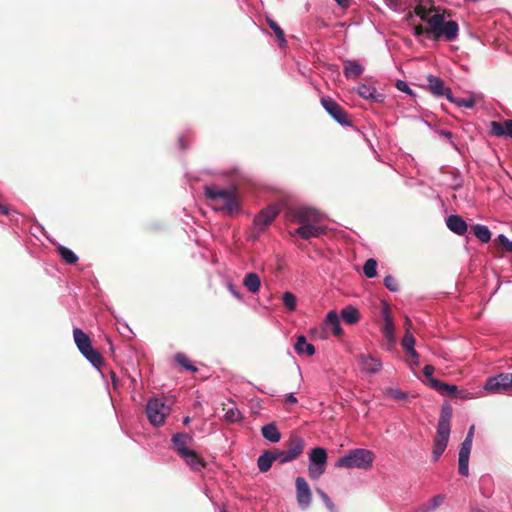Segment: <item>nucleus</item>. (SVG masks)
I'll return each instance as SVG.
<instances>
[{"label": "nucleus", "instance_id": "40", "mask_svg": "<svg viewBox=\"0 0 512 512\" xmlns=\"http://www.w3.org/2000/svg\"><path fill=\"white\" fill-rule=\"evenodd\" d=\"M385 395L396 400H406L408 398V394L406 392L393 387H387L385 389Z\"/></svg>", "mask_w": 512, "mask_h": 512}, {"label": "nucleus", "instance_id": "54", "mask_svg": "<svg viewBox=\"0 0 512 512\" xmlns=\"http://www.w3.org/2000/svg\"><path fill=\"white\" fill-rule=\"evenodd\" d=\"M439 135L449 141L452 140V133L448 130H440Z\"/></svg>", "mask_w": 512, "mask_h": 512}, {"label": "nucleus", "instance_id": "34", "mask_svg": "<svg viewBox=\"0 0 512 512\" xmlns=\"http://www.w3.org/2000/svg\"><path fill=\"white\" fill-rule=\"evenodd\" d=\"M57 252L60 257L69 265L76 264L79 259L74 251L63 245L58 246Z\"/></svg>", "mask_w": 512, "mask_h": 512}, {"label": "nucleus", "instance_id": "25", "mask_svg": "<svg viewBox=\"0 0 512 512\" xmlns=\"http://www.w3.org/2000/svg\"><path fill=\"white\" fill-rule=\"evenodd\" d=\"M295 351L298 355L306 354L313 356L315 354V347L307 341L306 336L299 335L294 345Z\"/></svg>", "mask_w": 512, "mask_h": 512}, {"label": "nucleus", "instance_id": "32", "mask_svg": "<svg viewBox=\"0 0 512 512\" xmlns=\"http://www.w3.org/2000/svg\"><path fill=\"white\" fill-rule=\"evenodd\" d=\"M341 318L349 325L355 324L359 320V311L354 306H346L341 310Z\"/></svg>", "mask_w": 512, "mask_h": 512}, {"label": "nucleus", "instance_id": "64", "mask_svg": "<svg viewBox=\"0 0 512 512\" xmlns=\"http://www.w3.org/2000/svg\"><path fill=\"white\" fill-rule=\"evenodd\" d=\"M190 422H191V418L189 416H185L183 418V424L184 425H188V424H190Z\"/></svg>", "mask_w": 512, "mask_h": 512}, {"label": "nucleus", "instance_id": "48", "mask_svg": "<svg viewBox=\"0 0 512 512\" xmlns=\"http://www.w3.org/2000/svg\"><path fill=\"white\" fill-rule=\"evenodd\" d=\"M383 284L391 292L399 291V285L396 279L390 274L384 278Z\"/></svg>", "mask_w": 512, "mask_h": 512}, {"label": "nucleus", "instance_id": "57", "mask_svg": "<svg viewBox=\"0 0 512 512\" xmlns=\"http://www.w3.org/2000/svg\"><path fill=\"white\" fill-rule=\"evenodd\" d=\"M334 1L341 8H347L349 6V0H334Z\"/></svg>", "mask_w": 512, "mask_h": 512}, {"label": "nucleus", "instance_id": "26", "mask_svg": "<svg viewBox=\"0 0 512 512\" xmlns=\"http://www.w3.org/2000/svg\"><path fill=\"white\" fill-rule=\"evenodd\" d=\"M243 285L247 290L253 294H256L260 290L261 280L257 273H247L243 279Z\"/></svg>", "mask_w": 512, "mask_h": 512}, {"label": "nucleus", "instance_id": "2", "mask_svg": "<svg viewBox=\"0 0 512 512\" xmlns=\"http://www.w3.org/2000/svg\"><path fill=\"white\" fill-rule=\"evenodd\" d=\"M204 195L215 205H220L218 209L226 214L232 215L240 210V204L235 190L220 189L216 186H205Z\"/></svg>", "mask_w": 512, "mask_h": 512}, {"label": "nucleus", "instance_id": "47", "mask_svg": "<svg viewBox=\"0 0 512 512\" xmlns=\"http://www.w3.org/2000/svg\"><path fill=\"white\" fill-rule=\"evenodd\" d=\"M433 373H434V367L432 365H425L423 367V374L426 378V382L432 389H433V381H439L438 379L434 378Z\"/></svg>", "mask_w": 512, "mask_h": 512}, {"label": "nucleus", "instance_id": "52", "mask_svg": "<svg viewBox=\"0 0 512 512\" xmlns=\"http://www.w3.org/2000/svg\"><path fill=\"white\" fill-rule=\"evenodd\" d=\"M412 30L413 35L418 39L426 34V28H423L421 25L414 26Z\"/></svg>", "mask_w": 512, "mask_h": 512}, {"label": "nucleus", "instance_id": "61", "mask_svg": "<svg viewBox=\"0 0 512 512\" xmlns=\"http://www.w3.org/2000/svg\"><path fill=\"white\" fill-rule=\"evenodd\" d=\"M504 250L506 252H512V240H509L507 244L504 246Z\"/></svg>", "mask_w": 512, "mask_h": 512}, {"label": "nucleus", "instance_id": "18", "mask_svg": "<svg viewBox=\"0 0 512 512\" xmlns=\"http://www.w3.org/2000/svg\"><path fill=\"white\" fill-rule=\"evenodd\" d=\"M427 82V87L432 95L435 97L445 96L447 98L448 90L451 89L449 87H445L444 81L440 77L430 74L427 76Z\"/></svg>", "mask_w": 512, "mask_h": 512}, {"label": "nucleus", "instance_id": "4", "mask_svg": "<svg viewBox=\"0 0 512 512\" xmlns=\"http://www.w3.org/2000/svg\"><path fill=\"white\" fill-rule=\"evenodd\" d=\"M171 411V405L167 403L165 397H149L145 405V414L147 419L155 428H159L165 424L167 417L171 414Z\"/></svg>", "mask_w": 512, "mask_h": 512}, {"label": "nucleus", "instance_id": "33", "mask_svg": "<svg viewBox=\"0 0 512 512\" xmlns=\"http://www.w3.org/2000/svg\"><path fill=\"white\" fill-rule=\"evenodd\" d=\"M403 349L413 358L418 359L419 354L415 350V337L407 332L402 339Z\"/></svg>", "mask_w": 512, "mask_h": 512}, {"label": "nucleus", "instance_id": "49", "mask_svg": "<svg viewBox=\"0 0 512 512\" xmlns=\"http://www.w3.org/2000/svg\"><path fill=\"white\" fill-rule=\"evenodd\" d=\"M396 88L404 93H407L411 96H415V92L410 88L409 84L404 80H397Z\"/></svg>", "mask_w": 512, "mask_h": 512}, {"label": "nucleus", "instance_id": "35", "mask_svg": "<svg viewBox=\"0 0 512 512\" xmlns=\"http://www.w3.org/2000/svg\"><path fill=\"white\" fill-rule=\"evenodd\" d=\"M433 390L441 395L458 393V387L456 385L447 384L442 381H433Z\"/></svg>", "mask_w": 512, "mask_h": 512}, {"label": "nucleus", "instance_id": "27", "mask_svg": "<svg viewBox=\"0 0 512 512\" xmlns=\"http://www.w3.org/2000/svg\"><path fill=\"white\" fill-rule=\"evenodd\" d=\"M262 436L269 442L276 443L280 441L281 434L275 423H268L261 428Z\"/></svg>", "mask_w": 512, "mask_h": 512}, {"label": "nucleus", "instance_id": "62", "mask_svg": "<svg viewBox=\"0 0 512 512\" xmlns=\"http://www.w3.org/2000/svg\"><path fill=\"white\" fill-rule=\"evenodd\" d=\"M414 512H428L426 506L423 504L418 509H416Z\"/></svg>", "mask_w": 512, "mask_h": 512}, {"label": "nucleus", "instance_id": "51", "mask_svg": "<svg viewBox=\"0 0 512 512\" xmlns=\"http://www.w3.org/2000/svg\"><path fill=\"white\" fill-rule=\"evenodd\" d=\"M227 288L233 297L240 301L243 300L242 294L235 288L232 283H228Z\"/></svg>", "mask_w": 512, "mask_h": 512}, {"label": "nucleus", "instance_id": "43", "mask_svg": "<svg viewBox=\"0 0 512 512\" xmlns=\"http://www.w3.org/2000/svg\"><path fill=\"white\" fill-rule=\"evenodd\" d=\"M284 306L290 310L294 311L296 309V297L291 292H284L282 296Z\"/></svg>", "mask_w": 512, "mask_h": 512}, {"label": "nucleus", "instance_id": "44", "mask_svg": "<svg viewBox=\"0 0 512 512\" xmlns=\"http://www.w3.org/2000/svg\"><path fill=\"white\" fill-rule=\"evenodd\" d=\"M316 492L320 496L322 501L324 502V504L327 507V509L329 510V512H337L336 506L331 501L330 497L328 496V494L325 491L318 488V489H316Z\"/></svg>", "mask_w": 512, "mask_h": 512}, {"label": "nucleus", "instance_id": "41", "mask_svg": "<svg viewBox=\"0 0 512 512\" xmlns=\"http://www.w3.org/2000/svg\"><path fill=\"white\" fill-rule=\"evenodd\" d=\"M445 496L442 494L435 495L431 498V500L424 505L426 506L428 512H432L436 510L438 507L442 505L444 502Z\"/></svg>", "mask_w": 512, "mask_h": 512}, {"label": "nucleus", "instance_id": "7", "mask_svg": "<svg viewBox=\"0 0 512 512\" xmlns=\"http://www.w3.org/2000/svg\"><path fill=\"white\" fill-rule=\"evenodd\" d=\"M304 449V440L300 436L292 437L288 444L287 449L285 450H275L273 451L277 461L280 464H285L297 459L303 452Z\"/></svg>", "mask_w": 512, "mask_h": 512}, {"label": "nucleus", "instance_id": "15", "mask_svg": "<svg viewBox=\"0 0 512 512\" xmlns=\"http://www.w3.org/2000/svg\"><path fill=\"white\" fill-rule=\"evenodd\" d=\"M450 433L437 431L433 441L432 459L437 462L447 448Z\"/></svg>", "mask_w": 512, "mask_h": 512}, {"label": "nucleus", "instance_id": "60", "mask_svg": "<svg viewBox=\"0 0 512 512\" xmlns=\"http://www.w3.org/2000/svg\"><path fill=\"white\" fill-rule=\"evenodd\" d=\"M0 214H2V215H8L9 214L8 207H6L5 205H3L1 203H0Z\"/></svg>", "mask_w": 512, "mask_h": 512}, {"label": "nucleus", "instance_id": "17", "mask_svg": "<svg viewBox=\"0 0 512 512\" xmlns=\"http://www.w3.org/2000/svg\"><path fill=\"white\" fill-rule=\"evenodd\" d=\"M192 439V436L187 433H176L172 436V447L180 457L190 450L188 445Z\"/></svg>", "mask_w": 512, "mask_h": 512}, {"label": "nucleus", "instance_id": "6", "mask_svg": "<svg viewBox=\"0 0 512 512\" xmlns=\"http://www.w3.org/2000/svg\"><path fill=\"white\" fill-rule=\"evenodd\" d=\"M327 452L322 447H315L309 453L308 473L313 480L319 479L327 466Z\"/></svg>", "mask_w": 512, "mask_h": 512}, {"label": "nucleus", "instance_id": "50", "mask_svg": "<svg viewBox=\"0 0 512 512\" xmlns=\"http://www.w3.org/2000/svg\"><path fill=\"white\" fill-rule=\"evenodd\" d=\"M472 440L464 439L461 443L459 454L470 455L472 448Z\"/></svg>", "mask_w": 512, "mask_h": 512}, {"label": "nucleus", "instance_id": "9", "mask_svg": "<svg viewBox=\"0 0 512 512\" xmlns=\"http://www.w3.org/2000/svg\"><path fill=\"white\" fill-rule=\"evenodd\" d=\"M321 105L325 111L341 126H352L347 112L334 99L329 96L322 97Z\"/></svg>", "mask_w": 512, "mask_h": 512}, {"label": "nucleus", "instance_id": "42", "mask_svg": "<svg viewBox=\"0 0 512 512\" xmlns=\"http://www.w3.org/2000/svg\"><path fill=\"white\" fill-rule=\"evenodd\" d=\"M226 421L235 423L242 419V413L238 408H229L224 415Z\"/></svg>", "mask_w": 512, "mask_h": 512}, {"label": "nucleus", "instance_id": "21", "mask_svg": "<svg viewBox=\"0 0 512 512\" xmlns=\"http://www.w3.org/2000/svg\"><path fill=\"white\" fill-rule=\"evenodd\" d=\"M364 71L363 66L356 60H345L343 73L348 79L359 77Z\"/></svg>", "mask_w": 512, "mask_h": 512}, {"label": "nucleus", "instance_id": "20", "mask_svg": "<svg viewBox=\"0 0 512 512\" xmlns=\"http://www.w3.org/2000/svg\"><path fill=\"white\" fill-rule=\"evenodd\" d=\"M446 225L450 231L459 236L464 235L468 229L466 221L457 214L450 215L446 219Z\"/></svg>", "mask_w": 512, "mask_h": 512}, {"label": "nucleus", "instance_id": "58", "mask_svg": "<svg viewBox=\"0 0 512 512\" xmlns=\"http://www.w3.org/2000/svg\"><path fill=\"white\" fill-rule=\"evenodd\" d=\"M461 185H462V180H461V178H460V177H456V178H455V183L453 184L452 188H453L454 190H457V189H459V188L461 187Z\"/></svg>", "mask_w": 512, "mask_h": 512}, {"label": "nucleus", "instance_id": "53", "mask_svg": "<svg viewBox=\"0 0 512 512\" xmlns=\"http://www.w3.org/2000/svg\"><path fill=\"white\" fill-rule=\"evenodd\" d=\"M285 402L288 403V404H297L298 403V400L297 398L294 396L293 393H288L286 396H285Z\"/></svg>", "mask_w": 512, "mask_h": 512}, {"label": "nucleus", "instance_id": "1", "mask_svg": "<svg viewBox=\"0 0 512 512\" xmlns=\"http://www.w3.org/2000/svg\"><path fill=\"white\" fill-rule=\"evenodd\" d=\"M459 26L454 20H445L444 14L435 13L427 19L426 37L431 39L444 38L454 41L458 37Z\"/></svg>", "mask_w": 512, "mask_h": 512}, {"label": "nucleus", "instance_id": "10", "mask_svg": "<svg viewBox=\"0 0 512 512\" xmlns=\"http://www.w3.org/2000/svg\"><path fill=\"white\" fill-rule=\"evenodd\" d=\"M483 389L490 394H506L510 391L508 385V375L505 372L489 376L483 386Z\"/></svg>", "mask_w": 512, "mask_h": 512}, {"label": "nucleus", "instance_id": "12", "mask_svg": "<svg viewBox=\"0 0 512 512\" xmlns=\"http://www.w3.org/2000/svg\"><path fill=\"white\" fill-rule=\"evenodd\" d=\"M279 211L274 206H268L262 209L253 220L254 229L262 233L278 216Z\"/></svg>", "mask_w": 512, "mask_h": 512}, {"label": "nucleus", "instance_id": "13", "mask_svg": "<svg viewBox=\"0 0 512 512\" xmlns=\"http://www.w3.org/2000/svg\"><path fill=\"white\" fill-rule=\"evenodd\" d=\"M320 222H312L300 225L294 232L303 240L319 237L324 233V228L319 225Z\"/></svg>", "mask_w": 512, "mask_h": 512}, {"label": "nucleus", "instance_id": "55", "mask_svg": "<svg viewBox=\"0 0 512 512\" xmlns=\"http://www.w3.org/2000/svg\"><path fill=\"white\" fill-rule=\"evenodd\" d=\"M495 241H499L503 246H505L509 239L504 234H499Z\"/></svg>", "mask_w": 512, "mask_h": 512}, {"label": "nucleus", "instance_id": "23", "mask_svg": "<svg viewBox=\"0 0 512 512\" xmlns=\"http://www.w3.org/2000/svg\"><path fill=\"white\" fill-rule=\"evenodd\" d=\"M382 317L384 320L383 334L390 342H394V323L387 306L382 309Z\"/></svg>", "mask_w": 512, "mask_h": 512}, {"label": "nucleus", "instance_id": "24", "mask_svg": "<svg viewBox=\"0 0 512 512\" xmlns=\"http://www.w3.org/2000/svg\"><path fill=\"white\" fill-rule=\"evenodd\" d=\"M181 458L193 471H201L205 467V462L200 458L194 450H189Z\"/></svg>", "mask_w": 512, "mask_h": 512}, {"label": "nucleus", "instance_id": "8", "mask_svg": "<svg viewBox=\"0 0 512 512\" xmlns=\"http://www.w3.org/2000/svg\"><path fill=\"white\" fill-rule=\"evenodd\" d=\"M290 220L299 225L321 222L322 214L315 208L310 206H298L290 209Z\"/></svg>", "mask_w": 512, "mask_h": 512}, {"label": "nucleus", "instance_id": "37", "mask_svg": "<svg viewBox=\"0 0 512 512\" xmlns=\"http://www.w3.org/2000/svg\"><path fill=\"white\" fill-rule=\"evenodd\" d=\"M469 458L470 455L458 454V472L465 477L469 475Z\"/></svg>", "mask_w": 512, "mask_h": 512}, {"label": "nucleus", "instance_id": "11", "mask_svg": "<svg viewBox=\"0 0 512 512\" xmlns=\"http://www.w3.org/2000/svg\"><path fill=\"white\" fill-rule=\"evenodd\" d=\"M296 501L301 510H307L312 502V492L309 484L303 477H297L295 480Z\"/></svg>", "mask_w": 512, "mask_h": 512}, {"label": "nucleus", "instance_id": "16", "mask_svg": "<svg viewBox=\"0 0 512 512\" xmlns=\"http://www.w3.org/2000/svg\"><path fill=\"white\" fill-rule=\"evenodd\" d=\"M358 364L362 372L376 374L382 367V362L371 355L361 354L358 357Z\"/></svg>", "mask_w": 512, "mask_h": 512}, {"label": "nucleus", "instance_id": "5", "mask_svg": "<svg viewBox=\"0 0 512 512\" xmlns=\"http://www.w3.org/2000/svg\"><path fill=\"white\" fill-rule=\"evenodd\" d=\"M73 338L78 350L96 369L103 365V358L98 351L92 347L90 337L80 328L73 329Z\"/></svg>", "mask_w": 512, "mask_h": 512}, {"label": "nucleus", "instance_id": "59", "mask_svg": "<svg viewBox=\"0 0 512 512\" xmlns=\"http://www.w3.org/2000/svg\"><path fill=\"white\" fill-rule=\"evenodd\" d=\"M508 137L512 139V119L507 120Z\"/></svg>", "mask_w": 512, "mask_h": 512}, {"label": "nucleus", "instance_id": "19", "mask_svg": "<svg viewBox=\"0 0 512 512\" xmlns=\"http://www.w3.org/2000/svg\"><path fill=\"white\" fill-rule=\"evenodd\" d=\"M453 416V410L449 403H444L441 407L440 417L438 420L437 431L451 432L450 421Z\"/></svg>", "mask_w": 512, "mask_h": 512}, {"label": "nucleus", "instance_id": "28", "mask_svg": "<svg viewBox=\"0 0 512 512\" xmlns=\"http://www.w3.org/2000/svg\"><path fill=\"white\" fill-rule=\"evenodd\" d=\"M386 7L396 13L407 11L413 4V0H383Z\"/></svg>", "mask_w": 512, "mask_h": 512}, {"label": "nucleus", "instance_id": "29", "mask_svg": "<svg viewBox=\"0 0 512 512\" xmlns=\"http://www.w3.org/2000/svg\"><path fill=\"white\" fill-rule=\"evenodd\" d=\"M447 100L458 107L472 109L476 104L475 96L471 95L467 98L454 97L451 90H448Z\"/></svg>", "mask_w": 512, "mask_h": 512}, {"label": "nucleus", "instance_id": "46", "mask_svg": "<svg viewBox=\"0 0 512 512\" xmlns=\"http://www.w3.org/2000/svg\"><path fill=\"white\" fill-rule=\"evenodd\" d=\"M175 360L179 365L183 366L186 370L192 371V372L197 371V368L189 362V360L187 359V357L184 354H182V353L176 354Z\"/></svg>", "mask_w": 512, "mask_h": 512}, {"label": "nucleus", "instance_id": "31", "mask_svg": "<svg viewBox=\"0 0 512 512\" xmlns=\"http://www.w3.org/2000/svg\"><path fill=\"white\" fill-rule=\"evenodd\" d=\"M274 461H277L274 452H265L258 457L257 464L261 472H267L272 467Z\"/></svg>", "mask_w": 512, "mask_h": 512}, {"label": "nucleus", "instance_id": "39", "mask_svg": "<svg viewBox=\"0 0 512 512\" xmlns=\"http://www.w3.org/2000/svg\"><path fill=\"white\" fill-rule=\"evenodd\" d=\"M363 272L367 278H374L377 275V261L373 258L366 260Z\"/></svg>", "mask_w": 512, "mask_h": 512}, {"label": "nucleus", "instance_id": "56", "mask_svg": "<svg viewBox=\"0 0 512 512\" xmlns=\"http://www.w3.org/2000/svg\"><path fill=\"white\" fill-rule=\"evenodd\" d=\"M474 431H475V426H474V425H472V426L469 428V430H468V432H467V434H466L465 439H469V440H472V441H473Z\"/></svg>", "mask_w": 512, "mask_h": 512}, {"label": "nucleus", "instance_id": "36", "mask_svg": "<svg viewBox=\"0 0 512 512\" xmlns=\"http://www.w3.org/2000/svg\"><path fill=\"white\" fill-rule=\"evenodd\" d=\"M491 133L497 137H508L507 120L504 123L492 121L490 124Z\"/></svg>", "mask_w": 512, "mask_h": 512}, {"label": "nucleus", "instance_id": "3", "mask_svg": "<svg viewBox=\"0 0 512 512\" xmlns=\"http://www.w3.org/2000/svg\"><path fill=\"white\" fill-rule=\"evenodd\" d=\"M374 460L375 454L373 451L365 448H356L340 457L336 461L335 466L347 469L369 470L373 466Z\"/></svg>", "mask_w": 512, "mask_h": 512}, {"label": "nucleus", "instance_id": "38", "mask_svg": "<svg viewBox=\"0 0 512 512\" xmlns=\"http://www.w3.org/2000/svg\"><path fill=\"white\" fill-rule=\"evenodd\" d=\"M267 23L269 27L272 29V31L275 33L280 45H285L287 42L285 39L284 31L281 29L278 23L271 18H267Z\"/></svg>", "mask_w": 512, "mask_h": 512}, {"label": "nucleus", "instance_id": "30", "mask_svg": "<svg viewBox=\"0 0 512 512\" xmlns=\"http://www.w3.org/2000/svg\"><path fill=\"white\" fill-rule=\"evenodd\" d=\"M474 236L482 243H488L491 239V231L488 226L483 224H474L471 227Z\"/></svg>", "mask_w": 512, "mask_h": 512}, {"label": "nucleus", "instance_id": "14", "mask_svg": "<svg viewBox=\"0 0 512 512\" xmlns=\"http://www.w3.org/2000/svg\"><path fill=\"white\" fill-rule=\"evenodd\" d=\"M354 91L363 99L371 100L376 103H382L385 99V95L377 91V89L369 84H360Z\"/></svg>", "mask_w": 512, "mask_h": 512}, {"label": "nucleus", "instance_id": "63", "mask_svg": "<svg viewBox=\"0 0 512 512\" xmlns=\"http://www.w3.org/2000/svg\"><path fill=\"white\" fill-rule=\"evenodd\" d=\"M509 389L512 390V373H507Z\"/></svg>", "mask_w": 512, "mask_h": 512}, {"label": "nucleus", "instance_id": "22", "mask_svg": "<svg viewBox=\"0 0 512 512\" xmlns=\"http://www.w3.org/2000/svg\"><path fill=\"white\" fill-rule=\"evenodd\" d=\"M324 325L326 329L331 330V332L336 336L341 335L343 332L340 325L339 315L334 310L328 312L324 321Z\"/></svg>", "mask_w": 512, "mask_h": 512}, {"label": "nucleus", "instance_id": "45", "mask_svg": "<svg viewBox=\"0 0 512 512\" xmlns=\"http://www.w3.org/2000/svg\"><path fill=\"white\" fill-rule=\"evenodd\" d=\"M431 11H432L431 8H427L420 4L414 8V14L417 17H419L422 21H426V22H427V19H429L431 17L430 16Z\"/></svg>", "mask_w": 512, "mask_h": 512}]
</instances>
